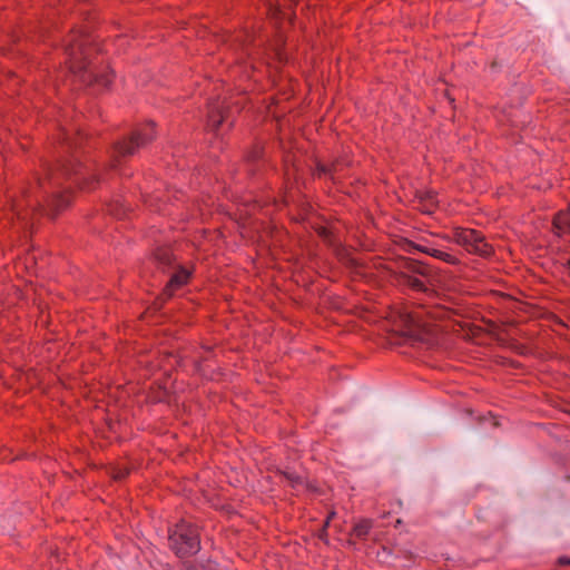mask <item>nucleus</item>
I'll use <instances>...</instances> for the list:
<instances>
[{"mask_svg":"<svg viewBox=\"0 0 570 570\" xmlns=\"http://www.w3.org/2000/svg\"><path fill=\"white\" fill-rule=\"evenodd\" d=\"M62 178L72 179L76 184L88 189L94 188L96 183V175L89 174L88 169L77 160H68L57 169L48 168L46 177L38 178V185L46 190L47 184L50 187H57Z\"/></svg>","mask_w":570,"mask_h":570,"instance_id":"1","label":"nucleus"},{"mask_svg":"<svg viewBox=\"0 0 570 570\" xmlns=\"http://www.w3.org/2000/svg\"><path fill=\"white\" fill-rule=\"evenodd\" d=\"M169 544L178 557H188L199 550V534L195 525L181 521L169 532Z\"/></svg>","mask_w":570,"mask_h":570,"instance_id":"2","label":"nucleus"},{"mask_svg":"<svg viewBox=\"0 0 570 570\" xmlns=\"http://www.w3.org/2000/svg\"><path fill=\"white\" fill-rule=\"evenodd\" d=\"M402 277L409 286L422 292L428 291L429 286L435 287L440 284L439 276L430 266L413 259L404 263Z\"/></svg>","mask_w":570,"mask_h":570,"instance_id":"3","label":"nucleus"},{"mask_svg":"<svg viewBox=\"0 0 570 570\" xmlns=\"http://www.w3.org/2000/svg\"><path fill=\"white\" fill-rule=\"evenodd\" d=\"M67 50L69 52V56L72 60L71 62V70L73 72L81 73V80L89 83H96L101 87H108V85L111 82V78L109 72H96L95 70L90 69L88 65L85 62V59L82 58L83 55V45L80 41H75V43L70 42L67 46Z\"/></svg>","mask_w":570,"mask_h":570,"instance_id":"4","label":"nucleus"},{"mask_svg":"<svg viewBox=\"0 0 570 570\" xmlns=\"http://www.w3.org/2000/svg\"><path fill=\"white\" fill-rule=\"evenodd\" d=\"M453 240L463 246L469 253L488 257L492 254V246L485 240L484 236L469 228H456L453 234Z\"/></svg>","mask_w":570,"mask_h":570,"instance_id":"5","label":"nucleus"},{"mask_svg":"<svg viewBox=\"0 0 570 570\" xmlns=\"http://www.w3.org/2000/svg\"><path fill=\"white\" fill-rule=\"evenodd\" d=\"M154 139V124L148 122L142 128L132 132V135L116 145V150L121 156L132 155L138 147Z\"/></svg>","mask_w":570,"mask_h":570,"instance_id":"6","label":"nucleus"},{"mask_svg":"<svg viewBox=\"0 0 570 570\" xmlns=\"http://www.w3.org/2000/svg\"><path fill=\"white\" fill-rule=\"evenodd\" d=\"M225 119L224 105L219 99H215L208 105V126L217 130Z\"/></svg>","mask_w":570,"mask_h":570,"instance_id":"7","label":"nucleus"},{"mask_svg":"<svg viewBox=\"0 0 570 570\" xmlns=\"http://www.w3.org/2000/svg\"><path fill=\"white\" fill-rule=\"evenodd\" d=\"M419 208L425 214H432L436 207L435 194L432 190H420L416 194Z\"/></svg>","mask_w":570,"mask_h":570,"instance_id":"8","label":"nucleus"},{"mask_svg":"<svg viewBox=\"0 0 570 570\" xmlns=\"http://www.w3.org/2000/svg\"><path fill=\"white\" fill-rule=\"evenodd\" d=\"M409 246V249L410 248H415L420 252H423L425 254H429L438 259H441L445 263H449V264H452V265H455L459 263L458 258H455L453 255L449 254V253H445V252H442L440 249H435V248H429V247H424V246H420V245H415L413 243H409L407 244Z\"/></svg>","mask_w":570,"mask_h":570,"instance_id":"9","label":"nucleus"},{"mask_svg":"<svg viewBox=\"0 0 570 570\" xmlns=\"http://www.w3.org/2000/svg\"><path fill=\"white\" fill-rule=\"evenodd\" d=\"M189 272L184 268H179L176 273L171 275L169 282L166 285L164 295L169 297L173 294L174 288L184 285L187 282Z\"/></svg>","mask_w":570,"mask_h":570,"instance_id":"10","label":"nucleus"},{"mask_svg":"<svg viewBox=\"0 0 570 570\" xmlns=\"http://www.w3.org/2000/svg\"><path fill=\"white\" fill-rule=\"evenodd\" d=\"M282 478L284 479V482H286L288 485H291L296 491H301L302 489H305V487H306L304 479L293 471L282 472Z\"/></svg>","mask_w":570,"mask_h":570,"instance_id":"11","label":"nucleus"},{"mask_svg":"<svg viewBox=\"0 0 570 570\" xmlns=\"http://www.w3.org/2000/svg\"><path fill=\"white\" fill-rule=\"evenodd\" d=\"M553 226L557 234L561 235L570 230V218L567 213H559L554 220Z\"/></svg>","mask_w":570,"mask_h":570,"instance_id":"12","label":"nucleus"},{"mask_svg":"<svg viewBox=\"0 0 570 570\" xmlns=\"http://www.w3.org/2000/svg\"><path fill=\"white\" fill-rule=\"evenodd\" d=\"M69 204V198L66 197L63 194L59 191H55L51 197V202L48 205L50 208L49 210H59L63 207H66Z\"/></svg>","mask_w":570,"mask_h":570,"instance_id":"13","label":"nucleus"},{"mask_svg":"<svg viewBox=\"0 0 570 570\" xmlns=\"http://www.w3.org/2000/svg\"><path fill=\"white\" fill-rule=\"evenodd\" d=\"M156 258L161 265H170L174 261L173 253L168 248L159 249Z\"/></svg>","mask_w":570,"mask_h":570,"instance_id":"14","label":"nucleus"},{"mask_svg":"<svg viewBox=\"0 0 570 570\" xmlns=\"http://www.w3.org/2000/svg\"><path fill=\"white\" fill-rule=\"evenodd\" d=\"M370 531V523L368 522H363L358 525L355 527V533L357 537H363V535H366Z\"/></svg>","mask_w":570,"mask_h":570,"instance_id":"15","label":"nucleus"},{"mask_svg":"<svg viewBox=\"0 0 570 570\" xmlns=\"http://www.w3.org/2000/svg\"><path fill=\"white\" fill-rule=\"evenodd\" d=\"M194 570H217L214 563H208L207 566H202L200 568H195Z\"/></svg>","mask_w":570,"mask_h":570,"instance_id":"16","label":"nucleus"},{"mask_svg":"<svg viewBox=\"0 0 570 570\" xmlns=\"http://www.w3.org/2000/svg\"><path fill=\"white\" fill-rule=\"evenodd\" d=\"M559 562H560L561 564H570V558H568V557H561V558L559 559Z\"/></svg>","mask_w":570,"mask_h":570,"instance_id":"17","label":"nucleus"},{"mask_svg":"<svg viewBox=\"0 0 570 570\" xmlns=\"http://www.w3.org/2000/svg\"><path fill=\"white\" fill-rule=\"evenodd\" d=\"M27 216H28V214H27V213H26V214L18 213V218H19V219L27 220Z\"/></svg>","mask_w":570,"mask_h":570,"instance_id":"18","label":"nucleus"},{"mask_svg":"<svg viewBox=\"0 0 570 570\" xmlns=\"http://www.w3.org/2000/svg\"><path fill=\"white\" fill-rule=\"evenodd\" d=\"M126 473H127V472L121 471V472L117 473V474L115 475V478H116V479H121V478H124V476L126 475Z\"/></svg>","mask_w":570,"mask_h":570,"instance_id":"19","label":"nucleus"},{"mask_svg":"<svg viewBox=\"0 0 570 570\" xmlns=\"http://www.w3.org/2000/svg\"><path fill=\"white\" fill-rule=\"evenodd\" d=\"M318 170L323 174H326L327 173V168L325 166H320L318 167Z\"/></svg>","mask_w":570,"mask_h":570,"instance_id":"20","label":"nucleus"},{"mask_svg":"<svg viewBox=\"0 0 570 570\" xmlns=\"http://www.w3.org/2000/svg\"><path fill=\"white\" fill-rule=\"evenodd\" d=\"M110 212L114 214V215H119V212L117 209H110Z\"/></svg>","mask_w":570,"mask_h":570,"instance_id":"21","label":"nucleus"},{"mask_svg":"<svg viewBox=\"0 0 570 570\" xmlns=\"http://www.w3.org/2000/svg\"><path fill=\"white\" fill-rule=\"evenodd\" d=\"M321 234L325 236V228H322V233Z\"/></svg>","mask_w":570,"mask_h":570,"instance_id":"22","label":"nucleus"}]
</instances>
